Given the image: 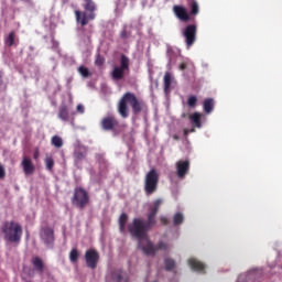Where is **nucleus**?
Here are the masks:
<instances>
[{"instance_id":"obj_1","label":"nucleus","mask_w":282,"mask_h":282,"mask_svg":"<svg viewBox=\"0 0 282 282\" xmlns=\"http://www.w3.org/2000/svg\"><path fill=\"white\" fill-rule=\"evenodd\" d=\"M162 204V198H156L149 206L145 223H143L142 218H133L132 224L128 225L129 234L138 239V247L145 256L155 257L158 251H166L169 249L166 242L160 241L158 245H153L148 236V231L158 224L156 216Z\"/></svg>"},{"instance_id":"obj_2","label":"nucleus","mask_w":282,"mask_h":282,"mask_svg":"<svg viewBox=\"0 0 282 282\" xmlns=\"http://www.w3.org/2000/svg\"><path fill=\"white\" fill-rule=\"evenodd\" d=\"M131 107L133 115H139L141 112L148 111V105L144 100L138 99L135 94L131 91H127L121 96V99H119V105L117 106V111L119 112V116L121 118L127 119L129 117V106Z\"/></svg>"},{"instance_id":"obj_3","label":"nucleus","mask_w":282,"mask_h":282,"mask_svg":"<svg viewBox=\"0 0 282 282\" xmlns=\"http://www.w3.org/2000/svg\"><path fill=\"white\" fill-rule=\"evenodd\" d=\"M3 239L11 243H20L23 237V227L17 220H4L0 226Z\"/></svg>"},{"instance_id":"obj_4","label":"nucleus","mask_w":282,"mask_h":282,"mask_svg":"<svg viewBox=\"0 0 282 282\" xmlns=\"http://www.w3.org/2000/svg\"><path fill=\"white\" fill-rule=\"evenodd\" d=\"M84 12L79 10H75V19L77 23L82 24V26H86L89 21H94L96 19L95 11L97 10V6L94 0H84ZM88 12V13H87Z\"/></svg>"},{"instance_id":"obj_5","label":"nucleus","mask_w":282,"mask_h":282,"mask_svg":"<svg viewBox=\"0 0 282 282\" xmlns=\"http://www.w3.org/2000/svg\"><path fill=\"white\" fill-rule=\"evenodd\" d=\"M70 204L79 210L85 209L90 204V196L87 189H84V187H75Z\"/></svg>"},{"instance_id":"obj_6","label":"nucleus","mask_w":282,"mask_h":282,"mask_svg":"<svg viewBox=\"0 0 282 282\" xmlns=\"http://www.w3.org/2000/svg\"><path fill=\"white\" fill-rule=\"evenodd\" d=\"M160 181V174L158 170L152 169L150 172H147L144 176V193L145 195H153L158 191Z\"/></svg>"},{"instance_id":"obj_7","label":"nucleus","mask_w":282,"mask_h":282,"mask_svg":"<svg viewBox=\"0 0 282 282\" xmlns=\"http://www.w3.org/2000/svg\"><path fill=\"white\" fill-rule=\"evenodd\" d=\"M186 48H191L197 41V24H187L182 30Z\"/></svg>"},{"instance_id":"obj_8","label":"nucleus","mask_w":282,"mask_h":282,"mask_svg":"<svg viewBox=\"0 0 282 282\" xmlns=\"http://www.w3.org/2000/svg\"><path fill=\"white\" fill-rule=\"evenodd\" d=\"M121 66H115L112 69V79L121 80L124 78V72L129 70L130 59L126 54H121Z\"/></svg>"},{"instance_id":"obj_9","label":"nucleus","mask_w":282,"mask_h":282,"mask_svg":"<svg viewBox=\"0 0 282 282\" xmlns=\"http://www.w3.org/2000/svg\"><path fill=\"white\" fill-rule=\"evenodd\" d=\"M40 239H42V242H44L48 249H53L55 243L54 229L52 227H42V229H40Z\"/></svg>"},{"instance_id":"obj_10","label":"nucleus","mask_w":282,"mask_h":282,"mask_svg":"<svg viewBox=\"0 0 282 282\" xmlns=\"http://www.w3.org/2000/svg\"><path fill=\"white\" fill-rule=\"evenodd\" d=\"M84 259L86 260V267H88L91 270H95L97 269L98 263L100 261V254L96 249H88L86 250Z\"/></svg>"},{"instance_id":"obj_11","label":"nucleus","mask_w":282,"mask_h":282,"mask_svg":"<svg viewBox=\"0 0 282 282\" xmlns=\"http://www.w3.org/2000/svg\"><path fill=\"white\" fill-rule=\"evenodd\" d=\"M172 11L177 20L183 23H188L191 21V14L188 13L186 7L174 4Z\"/></svg>"},{"instance_id":"obj_12","label":"nucleus","mask_w":282,"mask_h":282,"mask_svg":"<svg viewBox=\"0 0 282 282\" xmlns=\"http://www.w3.org/2000/svg\"><path fill=\"white\" fill-rule=\"evenodd\" d=\"M191 163L189 161H176L175 163V175L178 180H185L189 173Z\"/></svg>"},{"instance_id":"obj_13","label":"nucleus","mask_w":282,"mask_h":282,"mask_svg":"<svg viewBox=\"0 0 282 282\" xmlns=\"http://www.w3.org/2000/svg\"><path fill=\"white\" fill-rule=\"evenodd\" d=\"M118 126L119 120L113 115L101 118V129H104V131H115Z\"/></svg>"},{"instance_id":"obj_14","label":"nucleus","mask_w":282,"mask_h":282,"mask_svg":"<svg viewBox=\"0 0 282 282\" xmlns=\"http://www.w3.org/2000/svg\"><path fill=\"white\" fill-rule=\"evenodd\" d=\"M174 84H175V78L173 77V75L170 72H165L163 76V91L165 95L171 94Z\"/></svg>"},{"instance_id":"obj_15","label":"nucleus","mask_w":282,"mask_h":282,"mask_svg":"<svg viewBox=\"0 0 282 282\" xmlns=\"http://www.w3.org/2000/svg\"><path fill=\"white\" fill-rule=\"evenodd\" d=\"M108 281L129 282V276L121 270H115L110 275H108Z\"/></svg>"},{"instance_id":"obj_16","label":"nucleus","mask_w":282,"mask_h":282,"mask_svg":"<svg viewBox=\"0 0 282 282\" xmlns=\"http://www.w3.org/2000/svg\"><path fill=\"white\" fill-rule=\"evenodd\" d=\"M57 118H59V120L64 122L70 121L69 108L66 104L59 105V109L57 111Z\"/></svg>"},{"instance_id":"obj_17","label":"nucleus","mask_w":282,"mask_h":282,"mask_svg":"<svg viewBox=\"0 0 282 282\" xmlns=\"http://www.w3.org/2000/svg\"><path fill=\"white\" fill-rule=\"evenodd\" d=\"M22 170L24 171V175L34 174L35 167H34L31 159H29V156H24V159H22Z\"/></svg>"},{"instance_id":"obj_18","label":"nucleus","mask_w":282,"mask_h":282,"mask_svg":"<svg viewBox=\"0 0 282 282\" xmlns=\"http://www.w3.org/2000/svg\"><path fill=\"white\" fill-rule=\"evenodd\" d=\"M187 263L193 271L205 273L206 265L197 259H189Z\"/></svg>"},{"instance_id":"obj_19","label":"nucleus","mask_w":282,"mask_h":282,"mask_svg":"<svg viewBox=\"0 0 282 282\" xmlns=\"http://www.w3.org/2000/svg\"><path fill=\"white\" fill-rule=\"evenodd\" d=\"M31 264H33V268H35V271H37V273H44L45 263L40 257H33V259H31Z\"/></svg>"},{"instance_id":"obj_20","label":"nucleus","mask_w":282,"mask_h":282,"mask_svg":"<svg viewBox=\"0 0 282 282\" xmlns=\"http://www.w3.org/2000/svg\"><path fill=\"white\" fill-rule=\"evenodd\" d=\"M73 158L75 159V164L78 165L87 158V151L82 150V148H77L75 152H73Z\"/></svg>"},{"instance_id":"obj_21","label":"nucleus","mask_w":282,"mask_h":282,"mask_svg":"<svg viewBox=\"0 0 282 282\" xmlns=\"http://www.w3.org/2000/svg\"><path fill=\"white\" fill-rule=\"evenodd\" d=\"M187 7L191 15L196 17L199 14V4L196 0H187Z\"/></svg>"},{"instance_id":"obj_22","label":"nucleus","mask_w":282,"mask_h":282,"mask_svg":"<svg viewBox=\"0 0 282 282\" xmlns=\"http://www.w3.org/2000/svg\"><path fill=\"white\" fill-rule=\"evenodd\" d=\"M189 120L195 128H202V115L198 111L189 115Z\"/></svg>"},{"instance_id":"obj_23","label":"nucleus","mask_w":282,"mask_h":282,"mask_svg":"<svg viewBox=\"0 0 282 282\" xmlns=\"http://www.w3.org/2000/svg\"><path fill=\"white\" fill-rule=\"evenodd\" d=\"M215 101L213 98H205L203 101V109L205 113H210L214 110Z\"/></svg>"},{"instance_id":"obj_24","label":"nucleus","mask_w":282,"mask_h":282,"mask_svg":"<svg viewBox=\"0 0 282 282\" xmlns=\"http://www.w3.org/2000/svg\"><path fill=\"white\" fill-rule=\"evenodd\" d=\"M128 219H129L128 214H121V216H119V231L121 232L126 231Z\"/></svg>"},{"instance_id":"obj_25","label":"nucleus","mask_w":282,"mask_h":282,"mask_svg":"<svg viewBox=\"0 0 282 282\" xmlns=\"http://www.w3.org/2000/svg\"><path fill=\"white\" fill-rule=\"evenodd\" d=\"M184 223V214L182 212H177L173 216V226H180Z\"/></svg>"},{"instance_id":"obj_26","label":"nucleus","mask_w":282,"mask_h":282,"mask_svg":"<svg viewBox=\"0 0 282 282\" xmlns=\"http://www.w3.org/2000/svg\"><path fill=\"white\" fill-rule=\"evenodd\" d=\"M51 144L53 147H55L56 149H61L63 147V139L62 137H58L57 134H55L52 139H51Z\"/></svg>"},{"instance_id":"obj_27","label":"nucleus","mask_w":282,"mask_h":282,"mask_svg":"<svg viewBox=\"0 0 282 282\" xmlns=\"http://www.w3.org/2000/svg\"><path fill=\"white\" fill-rule=\"evenodd\" d=\"M77 72H79V75H82L84 78H89L91 76V72L84 65L79 66Z\"/></svg>"},{"instance_id":"obj_28","label":"nucleus","mask_w":282,"mask_h":282,"mask_svg":"<svg viewBox=\"0 0 282 282\" xmlns=\"http://www.w3.org/2000/svg\"><path fill=\"white\" fill-rule=\"evenodd\" d=\"M164 267H165V271L170 272L173 269H175L176 263L172 259H164Z\"/></svg>"},{"instance_id":"obj_29","label":"nucleus","mask_w":282,"mask_h":282,"mask_svg":"<svg viewBox=\"0 0 282 282\" xmlns=\"http://www.w3.org/2000/svg\"><path fill=\"white\" fill-rule=\"evenodd\" d=\"M79 252L77 249L70 250V254H68V259L70 260V263H76L79 259Z\"/></svg>"},{"instance_id":"obj_30","label":"nucleus","mask_w":282,"mask_h":282,"mask_svg":"<svg viewBox=\"0 0 282 282\" xmlns=\"http://www.w3.org/2000/svg\"><path fill=\"white\" fill-rule=\"evenodd\" d=\"M197 101H198L197 96L196 95H191L187 98V106L189 108H195L196 105H197Z\"/></svg>"},{"instance_id":"obj_31","label":"nucleus","mask_w":282,"mask_h":282,"mask_svg":"<svg viewBox=\"0 0 282 282\" xmlns=\"http://www.w3.org/2000/svg\"><path fill=\"white\" fill-rule=\"evenodd\" d=\"M14 42H15V33L14 31H11L8 39L6 40V44L11 47L14 45Z\"/></svg>"},{"instance_id":"obj_32","label":"nucleus","mask_w":282,"mask_h":282,"mask_svg":"<svg viewBox=\"0 0 282 282\" xmlns=\"http://www.w3.org/2000/svg\"><path fill=\"white\" fill-rule=\"evenodd\" d=\"M44 164H46V170L53 171L54 169V159L52 156H48L45 161Z\"/></svg>"},{"instance_id":"obj_33","label":"nucleus","mask_w":282,"mask_h":282,"mask_svg":"<svg viewBox=\"0 0 282 282\" xmlns=\"http://www.w3.org/2000/svg\"><path fill=\"white\" fill-rule=\"evenodd\" d=\"M105 64V57L101 54L95 56V65L101 67Z\"/></svg>"},{"instance_id":"obj_34","label":"nucleus","mask_w":282,"mask_h":282,"mask_svg":"<svg viewBox=\"0 0 282 282\" xmlns=\"http://www.w3.org/2000/svg\"><path fill=\"white\" fill-rule=\"evenodd\" d=\"M195 131H196L195 127H192L191 129L184 128L183 129V134L186 138V137H188L189 133H194Z\"/></svg>"},{"instance_id":"obj_35","label":"nucleus","mask_w":282,"mask_h":282,"mask_svg":"<svg viewBox=\"0 0 282 282\" xmlns=\"http://www.w3.org/2000/svg\"><path fill=\"white\" fill-rule=\"evenodd\" d=\"M7 176L6 167L0 163V180H4Z\"/></svg>"},{"instance_id":"obj_36","label":"nucleus","mask_w":282,"mask_h":282,"mask_svg":"<svg viewBox=\"0 0 282 282\" xmlns=\"http://www.w3.org/2000/svg\"><path fill=\"white\" fill-rule=\"evenodd\" d=\"M188 65H189V62H188V61H184V62H182V63L178 65V69H180V70H185V69H187Z\"/></svg>"},{"instance_id":"obj_37","label":"nucleus","mask_w":282,"mask_h":282,"mask_svg":"<svg viewBox=\"0 0 282 282\" xmlns=\"http://www.w3.org/2000/svg\"><path fill=\"white\" fill-rule=\"evenodd\" d=\"M160 223L164 226H167L170 224L169 218L166 216H160Z\"/></svg>"},{"instance_id":"obj_38","label":"nucleus","mask_w":282,"mask_h":282,"mask_svg":"<svg viewBox=\"0 0 282 282\" xmlns=\"http://www.w3.org/2000/svg\"><path fill=\"white\" fill-rule=\"evenodd\" d=\"M77 112H79V113H84L85 112L84 105H82V104L77 105Z\"/></svg>"},{"instance_id":"obj_39","label":"nucleus","mask_w":282,"mask_h":282,"mask_svg":"<svg viewBox=\"0 0 282 282\" xmlns=\"http://www.w3.org/2000/svg\"><path fill=\"white\" fill-rule=\"evenodd\" d=\"M39 158V152H35V154H33V159H37Z\"/></svg>"},{"instance_id":"obj_40","label":"nucleus","mask_w":282,"mask_h":282,"mask_svg":"<svg viewBox=\"0 0 282 282\" xmlns=\"http://www.w3.org/2000/svg\"><path fill=\"white\" fill-rule=\"evenodd\" d=\"M174 140H178V137H173Z\"/></svg>"},{"instance_id":"obj_41","label":"nucleus","mask_w":282,"mask_h":282,"mask_svg":"<svg viewBox=\"0 0 282 282\" xmlns=\"http://www.w3.org/2000/svg\"><path fill=\"white\" fill-rule=\"evenodd\" d=\"M1 78H2V74H1V70H0V80H1Z\"/></svg>"},{"instance_id":"obj_42","label":"nucleus","mask_w":282,"mask_h":282,"mask_svg":"<svg viewBox=\"0 0 282 282\" xmlns=\"http://www.w3.org/2000/svg\"><path fill=\"white\" fill-rule=\"evenodd\" d=\"M121 36H122V37H124V36H126V34H124V33H122V34H121Z\"/></svg>"},{"instance_id":"obj_43","label":"nucleus","mask_w":282,"mask_h":282,"mask_svg":"<svg viewBox=\"0 0 282 282\" xmlns=\"http://www.w3.org/2000/svg\"><path fill=\"white\" fill-rule=\"evenodd\" d=\"M121 36H122V37H124V36H126V34H124V33H122V34H121Z\"/></svg>"},{"instance_id":"obj_44","label":"nucleus","mask_w":282,"mask_h":282,"mask_svg":"<svg viewBox=\"0 0 282 282\" xmlns=\"http://www.w3.org/2000/svg\"><path fill=\"white\" fill-rule=\"evenodd\" d=\"M156 282V281H155Z\"/></svg>"}]
</instances>
